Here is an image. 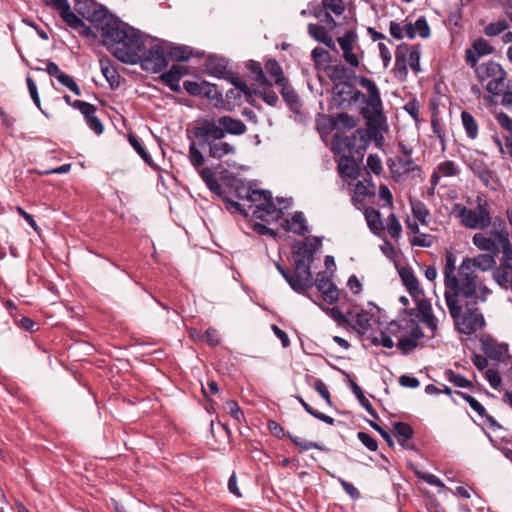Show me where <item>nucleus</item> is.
I'll return each mask as SVG.
<instances>
[{"label": "nucleus", "mask_w": 512, "mask_h": 512, "mask_svg": "<svg viewBox=\"0 0 512 512\" xmlns=\"http://www.w3.org/2000/svg\"><path fill=\"white\" fill-rule=\"evenodd\" d=\"M457 394L461 396L481 418H485L491 426L497 425L495 419L486 413L484 406L476 398L462 392H457Z\"/></svg>", "instance_id": "nucleus-31"}, {"label": "nucleus", "mask_w": 512, "mask_h": 512, "mask_svg": "<svg viewBox=\"0 0 512 512\" xmlns=\"http://www.w3.org/2000/svg\"><path fill=\"white\" fill-rule=\"evenodd\" d=\"M194 135L197 138L203 139L201 145H205L210 140L223 139V127L219 124V118H204L201 123L194 128Z\"/></svg>", "instance_id": "nucleus-11"}, {"label": "nucleus", "mask_w": 512, "mask_h": 512, "mask_svg": "<svg viewBox=\"0 0 512 512\" xmlns=\"http://www.w3.org/2000/svg\"><path fill=\"white\" fill-rule=\"evenodd\" d=\"M308 34L317 42L324 44L330 49H335V42L333 38L328 34L323 26L315 23H309L307 26Z\"/></svg>", "instance_id": "nucleus-26"}, {"label": "nucleus", "mask_w": 512, "mask_h": 512, "mask_svg": "<svg viewBox=\"0 0 512 512\" xmlns=\"http://www.w3.org/2000/svg\"><path fill=\"white\" fill-rule=\"evenodd\" d=\"M314 285L313 275L311 272V264L294 263L293 283L291 288L297 292L304 294Z\"/></svg>", "instance_id": "nucleus-12"}, {"label": "nucleus", "mask_w": 512, "mask_h": 512, "mask_svg": "<svg viewBox=\"0 0 512 512\" xmlns=\"http://www.w3.org/2000/svg\"><path fill=\"white\" fill-rule=\"evenodd\" d=\"M497 254L487 253L479 254L474 258H464L459 266L458 273L462 277V295L471 298H482L489 295L491 290L478 278L476 269L480 271H488L495 264V256Z\"/></svg>", "instance_id": "nucleus-3"}, {"label": "nucleus", "mask_w": 512, "mask_h": 512, "mask_svg": "<svg viewBox=\"0 0 512 512\" xmlns=\"http://www.w3.org/2000/svg\"><path fill=\"white\" fill-rule=\"evenodd\" d=\"M374 195V185L359 181L355 186L354 195L352 199L355 203H362L366 197H372Z\"/></svg>", "instance_id": "nucleus-37"}, {"label": "nucleus", "mask_w": 512, "mask_h": 512, "mask_svg": "<svg viewBox=\"0 0 512 512\" xmlns=\"http://www.w3.org/2000/svg\"><path fill=\"white\" fill-rule=\"evenodd\" d=\"M395 435L398 438V443L408 450L414 449V444L410 442L414 435V430L411 425L405 422H396L393 425Z\"/></svg>", "instance_id": "nucleus-23"}, {"label": "nucleus", "mask_w": 512, "mask_h": 512, "mask_svg": "<svg viewBox=\"0 0 512 512\" xmlns=\"http://www.w3.org/2000/svg\"><path fill=\"white\" fill-rule=\"evenodd\" d=\"M187 70L185 67L181 65L174 64L170 67V69L164 72L160 79L161 81L169 87L173 92H180L181 87L179 81L181 77L186 74Z\"/></svg>", "instance_id": "nucleus-17"}, {"label": "nucleus", "mask_w": 512, "mask_h": 512, "mask_svg": "<svg viewBox=\"0 0 512 512\" xmlns=\"http://www.w3.org/2000/svg\"><path fill=\"white\" fill-rule=\"evenodd\" d=\"M493 277L499 285L512 290V258L506 259L503 254L501 266L493 272Z\"/></svg>", "instance_id": "nucleus-20"}, {"label": "nucleus", "mask_w": 512, "mask_h": 512, "mask_svg": "<svg viewBox=\"0 0 512 512\" xmlns=\"http://www.w3.org/2000/svg\"><path fill=\"white\" fill-rule=\"evenodd\" d=\"M371 142V135L368 130L358 128L351 135H341L336 133L333 137V145L336 153L346 152L356 155L358 158L363 157L364 151Z\"/></svg>", "instance_id": "nucleus-7"}, {"label": "nucleus", "mask_w": 512, "mask_h": 512, "mask_svg": "<svg viewBox=\"0 0 512 512\" xmlns=\"http://www.w3.org/2000/svg\"><path fill=\"white\" fill-rule=\"evenodd\" d=\"M385 228L388 230L389 234L393 238L399 237L402 232V226H401L399 220L397 219L396 215L393 213H391L387 217Z\"/></svg>", "instance_id": "nucleus-51"}, {"label": "nucleus", "mask_w": 512, "mask_h": 512, "mask_svg": "<svg viewBox=\"0 0 512 512\" xmlns=\"http://www.w3.org/2000/svg\"><path fill=\"white\" fill-rule=\"evenodd\" d=\"M128 140L131 146L134 148V150L141 156V158L145 161H148L150 156L145 150L141 139L136 135L130 134Z\"/></svg>", "instance_id": "nucleus-61"}, {"label": "nucleus", "mask_w": 512, "mask_h": 512, "mask_svg": "<svg viewBox=\"0 0 512 512\" xmlns=\"http://www.w3.org/2000/svg\"><path fill=\"white\" fill-rule=\"evenodd\" d=\"M144 70L152 73H158L168 66V59L166 57L164 48L159 44H153L142 53L139 61Z\"/></svg>", "instance_id": "nucleus-9"}, {"label": "nucleus", "mask_w": 512, "mask_h": 512, "mask_svg": "<svg viewBox=\"0 0 512 512\" xmlns=\"http://www.w3.org/2000/svg\"><path fill=\"white\" fill-rule=\"evenodd\" d=\"M411 210L413 216L418 219L421 223H425L427 216L429 215V210L426 205L417 199H410Z\"/></svg>", "instance_id": "nucleus-45"}, {"label": "nucleus", "mask_w": 512, "mask_h": 512, "mask_svg": "<svg viewBox=\"0 0 512 512\" xmlns=\"http://www.w3.org/2000/svg\"><path fill=\"white\" fill-rule=\"evenodd\" d=\"M199 174L210 191L218 195L221 193V185L210 168H201Z\"/></svg>", "instance_id": "nucleus-38"}, {"label": "nucleus", "mask_w": 512, "mask_h": 512, "mask_svg": "<svg viewBox=\"0 0 512 512\" xmlns=\"http://www.w3.org/2000/svg\"><path fill=\"white\" fill-rule=\"evenodd\" d=\"M73 108L78 109L85 118V121L96 114V107L82 100H74Z\"/></svg>", "instance_id": "nucleus-53"}, {"label": "nucleus", "mask_w": 512, "mask_h": 512, "mask_svg": "<svg viewBox=\"0 0 512 512\" xmlns=\"http://www.w3.org/2000/svg\"><path fill=\"white\" fill-rule=\"evenodd\" d=\"M413 472L416 475L417 478L423 480L427 484L435 487H444L443 481L435 476L434 474L423 472L418 468L413 467Z\"/></svg>", "instance_id": "nucleus-47"}, {"label": "nucleus", "mask_w": 512, "mask_h": 512, "mask_svg": "<svg viewBox=\"0 0 512 512\" xmlns=\"http://www.w3.org/2000/svg\"><path fill=\"white\" fill-rule=\"evenodd\" d=\"M388 331L398 339V348L405 355L412 352L424 336L421 327L411 319L392 321Z\"/></svg>", "instance_id": "nucleus-5"}, {"label": "nucleus", "mask_w": 512, "mask_h": 512, "mask_svg": "<svg viewBox=\"0 0 512 512\" xmlns=\"http://www.w3.org/2000/svg\"><path fill=\"white\" fill-rule=\"evenodd\" d=\"M365 218L371 232L375 235H379L381 231L385 229L381 214L378 210L369 207L365 210Z\"/></svg>", "instance_id": "nucleus-30"}, {"label": "nucleus", "mask_w": 512, "mask_h": 512, "mask_svg": "<svg viewBox=\"0 0 512 512\" xmlns=\"http://www.w3.org/2000/svg\"><path fill=\"white\" fill-rule=\"evenodd\" d=\"M342 154L338 161V171L341 177L354 179L358 176V165L355 161L356 155H352L346 152H340Z\"/></svg>", "instance_id": "nucleus-18"}, {"label": "nucleus", "mask_w": 512, "mask_h": 512, "mask_svg": "<svg viewBox=\"0 0 512 512\" xmlns=\"http://www.w3.org/2000/svg\"><path fill=\"white\" fill-rule=\"evenodd\" d=\"M388 166L393 177L397 180H403L411 172H420V167L414 162L412 157L396 156L388 160Z\"/></svg>", "instance_id": "nucleus-13"}, {"label": "nucleus", "mask_w": 512, "mask_h": 512, "mask_svg": "<svg viewBox=\"0 0 512 512\" xmlns=\"http://www.w3.org/2000/svg\"><path fill=\"white\" fill-rule=\"evenodd\" d=\"M262 89H256L254 94L263 99L265 103L270 106H276L279 101L278 95L275 91L271 89V84L269 83Z\"/></svg>", "instance_id": "nucleus-43"}, {"label": "nucleus", "mask_w": 512, "mask_h": 512, "mask_svg": "<svg viewBox=\"0 0 512 512\" xmlns=\"http://www.w3.org/2000/svg\"><path fill=\"white\" fill-rule=\"evenodd\" d=\"M224 409L227 414H229L237 421H241L243 418V412L241 411L238 403L234 400L227 401L224 405Z\"/></svg>", "instance_id": "nucleus-64"}, {"label": "nucleus", "mask_w": 512, "mask_h": 512, "mask_svg": "<svg viewBox=\"0 0 512 512\" xmlns=\"http://www.w3.org/2000/svg\"><path fill=\"white\" fill-rule=\"evenodd\" d=\"M200 96H204V97L208 98L209 100L217 101L215 103V106H217V107L219 106V104H218L219 102L220 103L223 102L222 94L218 91L216 85L211 84L206 81H202V91H201Z\"/></svg>", "instance_id": "nucleus-42"}, {"label": "nucleus", "mask_w": 512, "mask_h": 512, "mask_svg": "<svg viewBox=\"0 0 512 512\" xmlns=\"http://www.w3.org/2000/svg\"><path fill=\"white\" fill-rule=\"evenodd\" d=\"M282 227L284 230L300 236H304L309 231L306 218L300 211L295 212L291 219L284 220Z\"/></svg>", "instance_id": "nucleus-21"}, {"label": "nucleus", "mask_w": 512, "mask_h": 512, "mask_svg": "<svg viewBox=\"0 0 512 512\" xmlns=\"http://www.w3.org/2000/svg\"><path fill=\"white\" fill-rule=\"evenodd\" d=\"M170 57L179 62L188 61L192 56V50L188 46H177L170 50Z\"/></svg>", "instance_id": "nucleus-49"}, {"label": "nucleus", "mask_w": 512, "mask_h": 512, "mask_svg": "<svg viewBox=\"0 0 512 512\" xmlns=\"http://www.w3.org/2000/svg\"><path fill=\"white\" fill-rule=\"evenodd\" d=\"M420 57L421 53L417 46L409 47L408 50V65L411 67V69L418 73L420 72Z\"/></svg>", "instance_id": "nucleus-55"}, {"label": "nucleus", "mask_w": 512, "mask_h": 512, "mask_svg": "<svg viewBox=\"0 0 512 512\" xmlns=\"http://www.w3.org/2000/svg\"><path fill=\"white\" fill-rule=\"evenodd\" d=\"M57 80L63 86L67 87L75 95H77V96L81 95V90H80L79 86L77 85V83L75 82V80L73 79L72 76H70V75H68V74L63 72L61 75H59Z\"/></svg>", "instance_id": "nucleus-58"}, {"label": "nucleus", "mask_w": 512, "mask_h": 512, "mask_svg": "<svg viewBox=\"0 0 512 512\" xmlns=\"http://www.w3.org/2000/svg\"><path fill=\"white\" fill-rule=\"evenodd\" d=\"M488 295L482 298L464 297L462 291L445 297L449 314L461 334L470 335L483 328L485 320L479 312L478 305L486 302Z\"/></svg>", "instance_id": "nucleus-2"}, {"label": "nucleus", "mask_w": 512, "mask_h": 512, "mask_svg": "<svg viewBox=\"0 0 512 512\" xmlns=\"http://www.w3.org/2000/svg\"><path fill=\"white\" fill-rule=\"evenodd\" d=\"M73 108L78 109L85 118V121L96 114V107L82 100H74Z\"/></svg>", "instance_id": "nucleus-52"}, {"label": "nucleus", "mask_w": 512, "mask_h": 512, "mask_svg": "<svg viewBox=\"0 0 512 512\" xmlns=\"http://www.w3.org/2000/svg\"><path fill=\"white\" fill-rule=\"evenodd\" d=\"M265 69L276 85L283 86L287 83V80L283 75V70L275 59H269L266 61Z\"/></svg>", "instance_id": "nucleus-34"}, {"label": "nucleus", "mask_w": 512, "mask_h": 512, "mask_svg": "<svg viewBox=\"0 0 512 512\" xmlns=\"http://www.w3.org/2000/svg\"><path fill=\"white\" fill-rule=\"evenodd\" d=\"M475 71L478 80L485 85L486 91L494 96H500L505 86L510 82L503 67L494 61L480 64L475 68Z\"/></svg>", "instance_id": "nucleus-6"}, {"label": "nucleus", "mask_w": 512, "mask_h": 512, "mask_svg": "<svg viewBox=\"0 0 512 512\" xmlns=\"http://www.w3.org/2000/svg\"><path fill=\"white\" fill-rule=\"evenodd\" d=\"M288 437L289 439L295 444L297 445L302 451H306V450H309V449H318L320 451H324V452H328L329 449L325 446H323L322 444H319L317 442H312V441H307V440H304L298 436H293L291 434H288Z\"/></svg>", "instance_id": "nucleus-44"}, {"label": "nucleus", "mask_w": 512, "mask_h": 512, "mask_svg": "<svg viewBox=\"0 0 512 512\" xmlns=\"http://www.w3.org/2000/svg\"><path fill=\"white\" fill-rule=\"evenodd\" d=\"M322 5L326 10L333 12L337 16L342 15L345 11L343 0H322Z\"/></svg>", "instance_id": "nucleus-59"}, {"label": "nucleus", "mask_w": 512, "mask_h": 512, "mask_svg": "<svg viewBox=\"0 0 512 512\" xmlns=\"http://www.w3.org/2000/svg\"><path fill=\"white\" fill-rule=\"evenodd\" d=\"M246 199L252 204V214L255 218L267 222L279 219V211L276 209V204L273 202L269 191L258 189L248 190Z\"/></svg>", "instance_id": "nucleus-8"}, {"label": "nucleus", "mask_w": 512, "mask_h": 512, "mask_svg": "<svg viewBox=\"0 0 512 512\" xmlns=\"http://www.w3.org/2000/svg\"><path fill=\"white\" fill-rule=\"evenodd\" d=\"M318 291L328 303H334L338 300L339 292L336 285L326 277H321L316 281Z\"/></svg>", "instance_id": "nucleus-24"}, {"label": "nucleus", "mask_w": 512, "mask_h": 512, "mask_svg": "<svg viewBox=\"0 0 512 512\" xmlns=\"http://www.w3.org/2000/svg\"><path fill=\"white\" fill-rule=\"evenodd\" d=\"M311 56L317 66H326L330 62L329 52L321 47L314 48Z\"/></svg>", "instance_id": "nucleus-54"}, {"label": "nucleus", "mask_w": 512, "mask_h": 512, "mask_svg": "<svg viewBox=\"0 0 512 512\" xmlns=\"http://www.w3.org/2000/svg\"><path fill=\"white\" fill-rule=\"evenodd\" d=\"M408 50L407 44H401L395 51L394 74L399 80H405L408 74Z\"/></svg>", "instance_id": "nucleus-16"}, {"label": "nucleus", "mask_w": 512, "mask_h": 512, "mask_svg": "<svg viewBox=\"0 0 512 512\" xmlns=\"http://www.w3.org/2000/svg\"><path fill=\"white\" fill-rule=\"evenodd\" d=\"M456 258L452 252H447L445 256L444 274V297L459 293L462 291V277L455 274Z\"/></svg>", "instance_id": "nucleus-10"}, {"label": "nucleus", "mask_w": 512, "mask_h": 512, "mask_svg": "<svg viewBox=\"0 0 512 512\" xmlns=\"http://www.w3.org/2000/svg\"><path fill=\"white\" fill-rule=\"evenodd\" d=\"M247 69L254 75V80L262 85H268L269 81L262 69L259 62L250 60L247 64Z\"/></svg>", "instance_id": "nucleus-46"}, {"label": "nucleus", "mask_w": 512, "mask_h": 512, "mask_svg": "<svg viewBox=\"0 0 512 512\" xmlns=\"http://www.w3.org/2000/svg\"><path fill=\"white\" fill-rule=\"evenodd\" d=\"M99 65L103 76L110 86L112 88L118 87L120 85V75L116 68L111 64V61L108 58L103 57L99 60Z\"/></svg>", "instance_id": "nucleus-29"}, {"label": "nucleus", "mask_w": 512, "mask_h": 512, "mask_svg": "<svg viewBox=\"0 0 512 512\" xmlns=\"http://www.w3.org/2000/svg\"><path fill=\"white\" fill-rule=\"evenodd\" d=\"M461 121L467 136L470 139H475L478 136V124L474 116L467 111H462Z\"/></svg>", "instance_id": "nucleus-39"}, {"label": "nucleus", "mask_w": 512, "mask_h": 512, "mask_svg": "<svg viewBox=\"0 0 512 512\" xmlns=\"http://www.w3.org/2000/svg\"><path fill=\"white\" fill-rule=\"evenodd\" d=\"M475 208L456 204L454 213L460 219L461 224L467 229L485 230L492 223L490 204L483 195H478L475 199Z\"/></svg>", "instance_id": "nucleus-4"}, {"label": "nucleus", "mask_w": 512, "mask_h": 512, "mask_svg": "<svg viewBox=\"0 0 512 512\" xmlns=\"http://www.w3.org/2000/svg\"><path fill=\"white\" fill-rule=\"evenodd\" d=\"M492 52L493 47L490 45V43L483 38H478L473 42L472 49H468L466 51L467 63H469L471 67L476 68L478 58L491 54Z\"/></svg>", "instance_id": "nucleus-15"}, {"label": "nucleus", "mask_w": 512, "mask_h": 512, "mask_svg": "<svg viewBox=\"0 0 512 512\" xmlns=\"http://www.w3.org/2000/svg\"><path fill=\"white\" fill-rule=\"evenodd\" d=\"M437 170L444 177L456 176L460 172L458 166L455 164L454 161L451 160L439 163L437 166Z\"/></svg>", "instance_id": "nucleus-50"}, {"label": "nucleus", "mask_w": 512, "mask_h": 512, "mask_svg": "<svg viewBox=\"0 0 512 512\" xmlns=\"http://www.w3.org/2000/svg\"><path fill=\"white\" fill-rule=\"evenodd\" d=\"M219 124L223 127L224 136L226 134L242 135L247 130V127L242 120L231 116L219 117Z\"/></svg>", "instance_id": "nucleus-25"}, {"label": "nucleus", "mask_w": 512, "mask_h": 512, "mask_svg": "<svg viewBox=\"0 0 512 512\" xmlns=\"http://www.w3.org/2000/svg\"><path fill=\"white\" fill-rule=\"evenodd\" d=\"M473 244L480 250L488 253L497 254L499 251V244L494 237L487 236L484 233H476L472 238Z\"/></svg>", "instance_id": "nucleus-27"}, {"label": "nucleus", "mask_w": 512, "mask_h": 512, "mask_svg": "<svg viewBox=\"0 0 512 512\" xmlns=\"http://www.w3.org/2000/svg\"><path fill=\"white\" fill-rule=\"evenodd\" d=\"M349 386L352 391V393L355 395L357 400L359 401L360 405L372 416L376 417L377 414L370 403V401L365 397L363 390L361 387L354 382L353 380H349Z\"/></svg>", "instance_id": "nucleus-35"}, {"label": "nucleus", "mask_w": 512, "mask_h": 512, "mask_svg": "<svg viewBox=\"0 0 512 512\" xmlns=\"http://www.w3.org/2000/svg\"><path fill=\"white\" fill-rule=\"evenodd\" d=\"M400 278L406 287L407 291L413 298H418L422 295L418 279L410 269H402L400 271Z\"/></svg>", "instance_id": "nucleus-28"}, {"label": "nucleus", "mask_w": 512, "mask_h": 512, "mask_svg": "<svg viewBox=\"0 0 512 512\" xmlns=\"http://www.w3.org/2000/svg\"><path fill=\"white\" fill-rule=\"evenodd\" d=\"M89 21L100 31L103 45L118 60L126 64L139 63L147 38L138 30L121 22L104 6L95 9Z\"/></svg>", "instance_id": "nucleus-1"}, {"label": "nucleus", "mask_w": 512, "mask_h": 512, "mask_svg": "<svg viewBox=\"0 0 512 512\" xmlns=\"http://www.w3.org/2000/svg\"><path fill=\"white\" fill-rule=\"evenodd\" d=\"M421 322L431 331V336L434 337L438 328V320L434 316L431 306L420 307Z\"/></svg>", "instance_id": "nucleus-36"}, {"label": "nucleus", "mask_w": 512, "mask_h": 512, "mask_svg": "<svg viewBox=\"0 0 512 512\" xmlns=\"http://www.w3.org/2000/svg\"><path fill=\"white\" fill-rule=\"evenodd\" d=\"M207 70L212 76L222 78L225 77L227 66L223 59L210 58L207 62Z\"/></svg>", "instance_id": "nucleus-41"}, {"label": "nucleus", "mask_w": 512, "mask_h": 512, "mask_svg": "<svg viewBox=\"0 0 512 512\" xmlns=\"http://www.w3.org/2000/svg\"><path fill=\"white\" fill-rule=\"evenodd\" d=\"M446 375L447 379L457 387L468 388L472 385L468 379L452 370L447 371Z\"/></svg>", "instance_id": "nucleus-63"}, {"label": "nucleus", "mask_w": 512, "mask_h": 512, "mask_svg": "<svg viewBox=\"0 0 512 512\" xmlns=\"http://www.w3.org/2000/svg\"><path fill=\"white\" fill-rule=\"evenodd\" d=\"M357 38H358L357 33L354 30H348L343 34V36H341L337 39L338 44L343 52L344 60L351 67L359 66L358 56L353 52L354 45L357 41Z\"/></svg>", "instance_id": "nucleus-14"}, {"label": "nucleus", "mask_w": 512, "mask_h": 512, "mask_svg": "<svg viewBox=\"0 0 512 512\" xmlns=\"http://www.w3.org/2000/svg\"><path fill=\"white\" fill-rule=\"evenodd\" d=\"M59 14L63 21L72 29L79 30L81 27H84V21L71 11L70 6Z\"/></svg>", "instance_id": "nucleus-40"}, {"label": "nucleus", "mask_w": 512, "mask_h": 512, "mask_svg": "<svg viewBox=\"0 0 512 512\" xmlns=\"http://www.w3.org/2000/svg\"><path fill=\"white\" fill-rule=\"evenodd\" d=\"M359 85L364 88L368 93V105L377 112L381 108V97L379 89L376 85V83L367 77H360L359 78Z\"/></svg>", "instance_id": "nucleus-19"}, {"label": "nucleus", "mask_w": 512, "mask_h": 512, "mask_svg": "<svg viewBox=\"0 0 512 512\" xmlns=\"http://www.w3.org/2000/svg\"><path fill=\"white\" fill-rule=\"evenodd\" d=\"M189 160L191 165L196 169H200L205 163V157L195 143L189 146Z\"/></svg>", "instance_id": "nucleus-48"}, {"label": "nucleus", "mask_w": 512, "mask_h": 512, "mask_svg": "<svg viewBox=\"0 0 512 512\" xmlns=\"http://www.w3.org/2000/svg\"><path fill=\"white\" fill-rule=\"evenodd\" d=\"M312 15L319 19L321 22L326 23L331 30L337 26L336 21L328 11H324L323 9L318 8L312 12Z\"/></svg>", "instance_id": "nucleus-62"}, {"label": "nucleus", "mask_w": 512, "mask_h": 512, "mask_svg": "<svg viewBox=\"0 0 512 512\" xmlns=\"http://www.w3.org/2000/svg\"><path fill=\"white\" fill-rule=\"evenodd\" d=\"M370 340L375 346L380 345L388 349L394 347V341L392 340L391 335L386 332H381L378 336H372L370 337Z\"/></svg>", "instance_id": "nucleus-60"}, {"label": "nucleus", "mask_w": 512, "mask_h": 512, "mask_svg": "<svg viewBox=\"0 0 512 512\" xmlns=\"http://www.w3.org/2000/svg\"><path fill=\"white\" fill-rule=\"evenodd\" d=\"M507 28H508L507 21L506 20H499V21H496V22L489 23L484 28V33L487 36H496V35L502 33L503 31H505Z\"/></svg>", "instance_id": "nucleus-56"}, {"label": "nucleus", "mask_w": 512, "mask_h": 512, "mask_svg": "<svg viewBox=\"0 0 512 512\" xmlns=\"http://www.w3.org/2000/svg\"><path fill=\"white\" fill-rule=\"evenodd\" d=\"M433 240H434V237L432 235L419 232V234L415 235L410 240V243L412 246L428 248L433 245V242H434Z\"/></svg>", "instance_id": "nucleus-57"}, {"label": "nucleus", "mask_w": 512, "mask_h": 512, "mask_svg": "<svg viewBox=\"0 0 512 512\" xmlns=\"http://www.w3.org/2000/svg\"><path fill=\"white\" fill-rule=\"evenodd\" d=\"M314 260V251L308 247L307 243H298L293 251L294 263L303 262V264H312Z\"/></svg>", "instance_id": "nucleus-33"}, {"label": "nucleus", "mask_w": 512, "mask_h": 512, "mask_svg": "<svg viewBox=\"0 0 512 512\" xmlns=\"http://www.w3.org/2000/svg\"><path fill=\"white\" fill-rule=\"evenodd\" d=\"M349 316L350 320L348 321L352 323L353 328L359 334H365L368 331L369 327L371 326V317L368 312L361 311L355 315L350 314Z\"/></svg>", "instance_id": "nucleus-32"}, {"label": "nucleus", "mask_w": 512, "mask_h": 512, "mask_svg": "<svg viewBox=\"0 0 512 512\" xmlns=\"http://www.w3.org/2000/svg\"><path fill=\"white\" fill-rule=\"evenodd\" d=\"M205 145H208L209 157L214 159H221L224 156L234 155L236 153V147L222 139L210 140Z\"/></svg>", "instance_id": "nucleus-22"}]
</instances>
